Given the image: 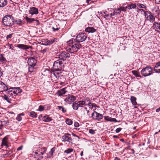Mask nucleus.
I'll list each match as a JSON object with an SVG mask.
<instances>
[{
	"mask_svg": "<svg viewBox=\"0 0 160 160\" xmlns=\"http://www.w3.org/2000/svg\"><path fill=\"white\" fill-rule=\"evenodd\" d=\"M68 47L67 48V51L71 53L77 52L80 48L81 45L78 42H77L75 39H72L67 42Z\"/></svg>",
	"mask_w": 160,
	"mask_h": 160,
	"instance_id": "f257e3e1",
	"label": "nucleus"
},
{
	"mask_svg": "<svg viewBox=\"0 0 160 160\" xmlns=\"http://www.w3.org/2000/svg\"><path fill=\"white\" fill-rule=\"evenodd\" d=\"M3 25L6 27H12L14 25V18L10 15H5L2 19Z\"/></svg>",
	"mask_w": 160,
	"mask_h": 160,
	"instance_id": "f03ea898",
	"label": "nucleus"
},
{
	"mask_svg": "<svg viewBox=\"0 0 160 160\" xmlns=\"http://www.w3.org/2000/svg\"><path fill=\"white\" fill-rule=\"evenodd\" d=\"M63 62L59 59L55 61L53 66V69L56 71H62L64 68Z\"/></svg>",
	"mask_w": 160,
	"mask_h": 160,
	"instance_id": "7ed1b4c3",
	"label": "nucleus"
},
{
	"mask_svg": "<svg viewBox=\"0 0 160 160\" xmlns=\"http://www.w3.org/2000/svg\"><path fill=\"white\" fill-rule=\"evenodd\" d=\"M59 60H63V61L69 58L70 55L69 53L67 51H62L58 55Z\"/></svg>",
	"mask_w": 160,
	"mask_h": 160,
	"instance_id": "20e7f679",
	"label": "nucleus"
},
{
	"mask_svg": "<svg viewBox=\"0 0 160 160\" xmlns=\"http://www.w3.org/2000/svg\"><path fill=\"white\" fill-rule=\"evenodd\" d=\"M152 72V69L150 67H147L143 68L141 71V73L144 77L151 75Z\"/></svg>",
	"mask_w": 160,
	"mask_h": 160,
	"instance_id": "39448f33",
	"label": "nucleus"
},
{
	"mask_svg": "<svg viewBox=\"0 0 160 160\" xmlns=\"http://www.w3.org/2000/svg\"><path fill=\"white\" fill-rule=\"evenodd\" d=\"M87 38L86 34L84 33H79L77 36L75 40L77 42L79 43L84 41Z\"/></svg>",
	"mask_w": 160,
	"mask_h": 160,
	"instance_id": "423d86ee",
	"label": "nucleus"
},
{
	"mask_svg": "<svg viewBox=\"0 0 160 160\" xmlns=\"http://www.w3.org/2000/svg\"><path fill=\"white\" fill-rule=\"evenodd\" d=\"M80 114L82 117L88 118L90 116L89 111L86 107H83L81 109Z\"/></svg>",
	"mask_w": 160,
	"mask_h": 160,
	"instance_id": "0eeeda50",
	"label": "nucleus"
},
{
	"mask_svg": "<svg viewBox=\"0 0 160 160\" xmlns=\"http://www.w3.org/2000/svg\"><path fill=\"white\" fill-rule=\"evenodd\" d=\"M57 40L58 39L56 38H52L49 40H43L42 41V42L43 43L42 44L46 46L50 45L56 42H57Z\"/></svg>",
	"mask_w": 160,
	"mask_h": 160,
	"instance_id": "6e6552de",
	"label": "nucleus"
},
{
	"mask_svg": "<svg viewBox=\"0 0 160 160\" xmlns=\"http://www.w3.org/2000/svg\"><path fill=\"white\" fill-rule=\"evenodd\" d=\"M103 117L102 115L95 111H94L92 114V117L93 119L98 121H100L102 118Z\"/></svg>",
	"mask_w": 160,
	"mask_h": 160,
	"instance_id": "1a4fd4ad",
	"label": "nucleus"
},
{
	"mask_svg": "<svg viewBox=\"0 0 160 160\" xmlns=\"http://www.w3.org/2000/svg\"><path fill=\"white\" fill-rule=\"evenodd\" d=\"M76 97L74 96L69 94L64 99V101L67 103L71 104L76 100Z\"/></svg>",
	"mask_w": 160,
	"mask_h": 160,
	"instance_id": "9d476101",
	"label": "nucleus"
},
{
	"mask_svg": "<svg viewBox=\"0 0 160 160\" xmlns=\"http://www.w3.org/2000/svg\"><path fill=\"white\" fill-rule=\"evenodd\" d=\"M37 61L34 58L31 57L28 59V63L29 66H35Z\"/></svg>",
	"mask_w": 160,
	"mask_h": 160,
	"instance_id": "9b49d317",
	"label": "nucleus"
},
{
	"mask_svg": "<svg viewBox=\"0 0 160 160\" xmlns=\"http://www.w3.org/2000/svg\"><path fill=\"white\" fill-rule=\"evenodd\" d=\"M29 12L31 15V16H29V17L32 16L33 15H36L38 13V9L33 7L30 8Z\"/></svg>",
	"mask_w": 160,
	"mask_h": 160,
	"instance_id": "f8f14e48",
	"label": "nucleus"
},
{
	"mask_svg": "<svg viewBox=\"0 0 160 160\" xmlns=\"http://www.w3.org/2000/svg\"><path fill=\"white\" fill-rule=\"evenodd\" d=\"M42 149L44 150L43 152H40V151L38 153V155L35 156V158L36 159H41L43 158L42 155L44 154L45 152L46 151V148H43Z\"/></svg>",
	"mask_w": 160,
	"mask_h": 160,
	"instance_id": "ddd939ff",
	"label": "nucleus"
},
{
	"mask_svg": "<svg viewBox=\"0 0 160 160\" xmlns=\"http://www.w3.org/2000/svg\"><path fill=\"white\" fill-rule=\"evenodd\" d=\"M153 27L156 31L160 33V23L154 22L153 24Z\"/></svg>",
	"mask_w": 160,
	"mask_h": 160,
	"instance_id": "4468645a",
	"label": "nucleus"
},
{
	"mask_svg": "<svg viewBox=\"0 0 160 160\" xmlns=\"http://www.w3.org/2000/svg\"><path fill=\"white\" fill-rule=\"evenodd\" d=\"M62 138L63 139L62 141L64 142H67L70 143L72 141V138L66 135H63L62 137Z\"/></svg>",
	"mask_w": 160,
	"mask_h": 160,
	"instance_id": "2eb2a0df",
	"label": "nucleus"
},
{
	"mask_svg": "<svg viewBox=\"0 0 160 160\" xmlns=\"http://www.w3.org/2000/svg\"><path fill=\"white\" fill-rule=\"evenodd\" d=\"M61 71H54L51 72V75H53L55 76L56 78H58L61 75Z\"/></svg>",
	"mask_w": 160,
	"mask_h": 160,
	"instance_id": "dca6fc26",
	"label": "nucleus"
},
{
	"mask_svg": "<svg viewBox=\"0 0 160 160\" xmlns=\"http://www.w3.org/2000/svg\"><path fill=\"white\" fill-rule=\"evenodd\" d=\"M149 15H146V18H147V20L149 21L150 22H153L155 20L154 17L152 15L151 13L150 12H149Z\"/></svg>",
	"mask_w": 160,
	"mask_h": 160,
	"instance_id": "f3484780",
	"label": "nucleus"
},
{
	"mask_svg": "<svg viewBox=\"0 0 160 160\" xmlns=\"http://www.w3.org/2000/svg\"><path fill=\"white\" fill-rule=\"evenodd\" d=\"M66 92L65 88H64L58 91L57 92L56 94L58 96H62Z\"/></svg>",
	"mask_w": 160,
	"mask_h": 160,
	"instance_id": "a211bd4d",
	"label": "nucleus"
},
{
	"mask_svg": "<svg viewBox=\"0 0 160 160\" xmlns=\"http://www.w3.org/2000/svg\"><path fill=\"white\" fill-rule=\"evenodd\" d=\"M14 24H16L19 26L22 25L24 23V21L19 18H16L14 20Z\"/></svg>",
	"mask_w": 160,
	"mask_h": 160,
	"instance_id": "6ab92c4d",
	"label": "nucleus"
},
{
	"mask_svg": "<svg viewBox=\"0 0 160 160\" xmlns=\"http://www.w3.org/2000/svg\"><path fill=\"white\" fill-rule=\"evenodd\" d=\"M96 31V30L92 27H88L85 29V31L88 33H93Z\"/></svg>",
	"mask_w": 160,
	"mask_h": 160,
	"instance_id": "aec40b11",
	"label": "nucleus"
},
{
	"mask_svg": "<svg viewBox=\"0 0 160 160\" xmlns=\"http://www.w3.org/2000/svg\"><path fill=\"white\" fill-rule=\"evenodd\" d=\"M17 47L19 48H20L22 49L27 50L28 49L30 48H31V47H28V46L24 44H18L17 46Z\"/></svg>",
	"mask_w": 160,
	"mask_h": 160,
	"instance_id": "412c9836",
	"label": "nucleus"
},
{
	"mask_svg": "<svg viewBox=\"0 0 160 160\" xmlns=\"http://www.w3.org/2000/svg\"><path fill=\"white\" fill-rule=\"evenodd\" d=\"M12 89L13 90V93L16 94H18V93H20L22 92V90L19 87L12 88Z\"/></svg>",
	"mask_w": 160,
	"mask_h": 160,
	"instance_id": "4be33fe9",
	"label": "nucleus"
},
{
	"mask_svg": "<svg viewBox=\"0 0 160 160\" xmlns=\"http://www.w3.org/2000/svg\"><path fill=\"white\" fill-rule=\"evenodd\" d=\"M42 120L45 122H48L52 121V119L48 115H46L43 117Z\"/></svg>",
	"mask_w": 160,
	"mask_h": 160,
	"instance_id": "5701e85b",
	"label": "nucleus"
},
{
	"mask_svg": "<svg viewBox=\"0 0 160 160\" xmlns=\"http://www.w3.org/2000/svg\"><path fill=\"white\" fill-rule=\"evenodd\" d=\"M154 70L156 72L160 73V62L156 63Z\"/></svg>",
	"mask_w": 160,
	"mask_h": 160,
	"instance_id": "b1692460",
	"label": "nucleus"
},
{
	"mask_svg": "<svg viewBox=\"0 0 160 160\" xmlns=\"http://www.w3.org/2000/svg\"><path fill=\"white\" fill-rule=\"evenodd\" d=\"M7 3V0H0V8L4 7Z\"/></svg>",
	"mask_w": 160,
	"mask_h": 160,
	"instance_id": "393cba45",
	"label": "nucleus"
},
{
	"mask_svg": "<svg viewBox=\"0 0 160 160\" xmlns=\"http://www.w3.org/2000/svg\"><path fill=\"white\" fill-rule=\"evenodd\" d=\"M83 101L85 102V104L86 106L88 105L90 106V105L91 104L90 99L88 97L86 98Z\"/></svg>",
	"mask_w": 160,
	"mask_h": 160,
	"instance_id": "a878e982",
	"label": "nucleus"
},
{
	"mask_svg": "<svg viewBox=\"0 0 160 160\" xmlns=\"http://www.w3.org/2000/svg\"><path fill=\"white\" fill-rule=\"evenodd\" d=\"M131 101L132 104L133 105H135L137 104V102H136V98L134 96H131L130 99Z\"/></svg>",
	"mask_w": 160,
	"mask_h": 160,
	"instance_id": "bb28decb",
	"label": "nucleus"
},
{
	"mask_svg": "<svg viewBox=\"0 0 160 160\" xmlns=\"http://www.w3.org/2000/svg\"><path fill=\"white\" fill-rule=\"evenodd\" d=\"M25 19L29 23H31L35 20V18H29L27 16H26L25 17Z\"/></svg>",
	"mask_w": 160,
	"mask_h": 160,
	"instance_id": "cd10ccee",
	"label": "nucleus"
},
{
	"mask_svg": "<svg viewBox=\"0 0 160 160\" xmlns=\"http://www.w3.org/2000/svg\"><path fill=\"white\" fill-rule=\"evenodd\" d=\"M127 6L128 8V9L129 10L132 8H135L137 7L136 5L133 3L128 4Z\"/></svg>",
	"mask_w": 160,
	"mask_h": 160,
	"instance_id": "c85d7f7f",
	"label": "nucleus"
},
{
	"mask_svg": "<svg viewBox=\"0 0 160 160\" xmlns=\"http://www.w3.org/2000/svg\"><path fill=\"white\" fill-rule=\"evenodd\" d=\"M4 54H1L0 55V62H3L6 61V59L4 57Z\"/></svg>",
	"mask_w": 160,
	"mask_h": 160,
	"instance_id": "c756f323",
	"label": "nucleus"
},
{
	"mask_svg": "<svg viewBox=\"0 0 160 160\" xmlns=\"http://www.w3.org/2000/svg\"><path fill=\"white\" fill-rule=\"evenodd\" d=\"M72 108L73 109L77 110L78 109L79 107L78 103L74 102L72 105Z\"/></svg>",
	"mask_w": 160,
	"mask_h": 160,
	"instance_id": "7c9ffc66",
	"label": "nucleus"
},
{
	"mask_svg": "<svg viewBox=\"0 0 160 160\" xmlns=\"http://www.w3.org/2000/svg\"><path fill=\"white\" fill-rule=\"evenodd\" d=\"M132 73L136 77L141 78V76L140 75L139 72L136 71H132Z\"/></svg>",
	"mask_w": 160,
	"mask_h": 160,
	"instance_id": "2f4dec72",
	"label": "nucleus"
},
{
	"mask_svg": "<svg viewBox=\"0 0 160 160\" xmlns=\"http://www.w3.org/2000/svg\"><path fill=\"white\" fill-rule=\"evenodd\" d=\"M29 115L33 118H36L37 117V114L34 112H30Z\"/></svg>",
	"mask_w": 160,
	"mask_h": 160,
	"instance_id": "473e14b6",
	"label": "nucleus"
},
{
	"mask_svg": "<svg viewBox=\"0 0 160 160\" xmlns=\"http://www.w3.org/2000/svg\"><path fill=\"white\" fill-rule=\"evenodd\" d=\"M0 88H1L3 91H7L8 89V87L4 83L0 87Z\"/></svg>",
	"mask_w": 160,
	"mask_h": 160,
	"instance_id": "72a5a7b5",
	"label": "nucleus"
},
{
	"mask_svg": "<svg viewBox=\"0 0 160 160\" xmlns=\"http://www.w3.org/2000/svg\"><path fill=\"white\" fill-rule=\"evenodd\" d=\"M154 15L157 16L159 14V11L158 9L154 8L153 10Z\"/></svg>",
	"mask_w": 160,
	"mask_h": 160,
	"instance_id": "f704fd0d",
	"label": "nucleus"
},
{
	"mask_svg": "<svg viewBox=\"0 0 160 160\" xmlns=\"http://www.w3.org/2000/svg\"><path fill=\"white\" fill-rule=\"evenodd\" d=\"M4 99L5 100H6L7 102L9 103H11V99L9 98V97H8V96H7L6 95H4L3 97Z\"/></svg>",
	"mask_w": 160,
	"mask_h": 160,
	"instance_id": "c9c22d12",
	"label": "nucleus"
},
{
	"mask_svg": "<svg viewBox=\"0 0 160 160\" xmlns=\"http://www.w3.org/2000/svg\"><path fill=\"white\" fill-rule=\"evenodd\" d=\"M58 108L60 110H61L63 113H65L67 112V110L66 108L62 106H58Z\"/></svg>",
	"mask_w": 160,
	"mask_h": 160,
	"instance_id": "e433bc0d",
	"label": "nucleus"
},
{
	"mask_svg": "<svg viewBox=\"0 0 160 160\" xmlns=\"http://www.w3.org/2000/svg\"><path fill=\"white\" fill-rule=\"evenodd\" d=\"M1 122L2 123L1 126L2 127H3V126H6L8 123H9V121H5L2 120L1 121Z\"/></svg>",
	"mask_w": 160,
	"mask_h": 160,
	"instance_id": "4c0bfd02",
	"label": "nucleus"
},
{
	"mask_svg": "<svg viewBox=\"0 0 160 160\" xmlns=\"http://www.w3.org/2000/svg\"><path fill=\"white\" fill-rule=\"evenodd\" d=\"M79 107H82V105H84V106H86L85 104V102H84L83 100H81L79 101H78L77 102Z\"/></svg>",
	"mask_w": 160,
	"mask_h": 160,
	"instance_id": "58836bf2",
	"label": "nucleus"
},
{
	"mask_svg": "<svg viewBox=\"0 0 160 160\" xmlns=\"http://www.w3.org/2000/svg\"><path fill=\"white\" fill-rule=\"evenodd\" d=\"M137 5L138 7L139 8H145L146 9L147 8V7L146 6H145V5L140 3H137Z\"/></svg>",
	"mask_w": 160,
	"mask_h": 160,
	"instance_id": "ea45409f",
	"label": "nucleus"
},
{
	"mask_svg": "<svg viewBox=\"0 0 160 160\" xmlns=\"http://www.w3.org/2000/svg\"><path fill=\"white\" fill-rule=\"evenodd\" d=\"M66 123L69 125H71L72 123V120L69 119H67L66 121Z\"/></svg>",
	"mask_w": 160,
	"mask_h": 160,
	"instance_id": "a19ab883",
	"label": "nucleus"
},
{
	"mask_svg": "<svg viewBox=\"0 0 160 160\" xmlns=\"http://www.w3.org/2000/svg\"><path fill=\"white\" fill-rule=\"evenodd\" d=\"M73 149L72 148H68L67 150L64 151V152L67 154H68L72 152Z\"/></svg>",
	"mask_w": 160,
	"mask_h": 160,
	"instance_id": "79ce46f5",
	"label": "nucleus"
},
{
	"mask_svg": "<svg viewBox=\"0 0 160 160\" xmlns=\"http://www.w3.org/2000/svg\"><path fill=\"white\" fill-rule=\"evenodd\" d=\"M49 50L48 48H46L43 50H42L41 51V52L43 54H45L47 52L49 51Z\"/></svg>",
	"mask_w": 160,
	"mask_h": 160,
	"instance_id": "37998d69",
	"label": "nucleus"
},
{
	"mask_svg": "<svg viewBox=\"0 0 160 160\" xmlns=\"http://www.w3.org/2000/svg\"><path fill=\"white\" fill-rule=\"evenodd\" d=\"M35 66H29L28 67V70L30 72H32L33 71V70L34 69V67Z\"/></svg>",
	"mask_w": 160,
	"mask_h": 160,
	"instance_id": "c03bdc74",
	"label": "nucleus"
},
{
	"mask_svg": "<svg viewBox=\"0 0 160 160\" xmlns=\"http://www.w3.org/2000/svg\"><path fill=\"white\" fill-rule=\"evenodd\" d=\"M6 138H4L3 139L2 142V146H7V142L6 141Z\"/></svg>",
	"mask_w": 160,
	"mask_h": 160,
	"instance_id": "a18cd8bd",
	"label": "nucleus"
},
{
	"mask_svg": "<svg viewBox=\"0 0 160 160\" xmlns=\"http://www.w3.org/2000/svg\"><path fill=\"white\" fill-rule=\"evenodd\" d=\"M143 12L145 17H146V15H147V14H146V12L144 10L142 9H138L137 11V12Z\"/></svg>",
	"mask_w": 160,
	"mask_h": 160,
	"instance_id": "49530a36",
	"label": "nucleus"
},
{
	"mask_svg": "<svg viewBox=\"0 0 160 160\" xmlns=\"http://www.w3.org/2000/svg\"><path fill=\"white\" fill-rule=\"evenodd\" d=\"M104 118L105 119L108 121H111L112 119V118L109 117L108 116H105L104 117Z\"/></svg>",
	"mask_w": 160,
	"mask_h": 160,
	"instance_id": "de8ad7c7",
	"label": "nucleus"
},
{
	"mask_svg": "<svg viewBox=\"0 0 160 160\" xmlns=\"http://www.w3.org/2000/svg\"><path fill=\"white\" fill-rule=\"evenodd\" d=\"M118 14L117 11L116 10H115L112 13H111L110 14V18H112V16H115L117 15Z\"/></svg>",
	"mask_w": 160,
	"mask_h": 160,
	"instance_id": "09e8293b",
	"label": "nucleus"
},
{
	"mask_svg": "<svg viewBox=\"0 0 160 160\" xmlns=\"http://www.w3.org/2000/svg\"><path fill=\"white\" fill-rule=\"evenodd\" d=\"M128 8V6L126 7H121V10L122 11H123L124 12H126L127 9Z\"/></svg>",
	"mask_w": 160,
	"mask_h": 160,
	"instance_id": "8fccbe9b",
	"label": "nucleus"
},
{
	"mask_svg": "<svg viewBox=\"0 0 160 160\" xmlns=\"http://www.w3.org/2000/svg\"><path fill=\"white\" fill-rule=\"evenodd\" d=\"M44 107L43 106L40 105L39 107L38 110L40 112L44 110Z\"/></svg>",
	"mask_w": 160,
	"mask_h": 160,
	"instance_id": "3c124183",
	"label": "nucleus"
},
{
	"mask_svg": "<svg viewBox=\"0 0 160 160\" xmlns=\"http://www.w3.org/2000/svg\"><path fill=\"white\" fill-rule=\"evenodd\" d=\"M16 119L19 121H20L22 120V118L18 114L17 117Z\"/></svg>",
	"mask_w": 160,
	"mask_h": 160,
	"instance_id": "603ef678",
	"label": "nucleus"
},
{
	"mask_svg": "<svg viewBox=\"0 0 160 160\" xmlns=\"http://www.w3.org/2000/svg\"><path fill=\"white\" fill-rule=\"evenodd\" d=\"M13 33H11V34L8 35L7 36H6V39L7 40H8L9 39L11 38L12 37V36L13 35Z\"/></svg>",
	"mask_w": 160,
	"mask_h": 160,
	"instance_id": "864d4df0",
	"label": "nucleus"
},
{
	"mask_svg": "<svg viewBox=\"0 0 160 160\" xmlns=\"http://www.w3.org/2000/svg\"><path fill=\"white\" fill-rule=\"evenodd\" d=\"M89 132L90 133L92 134H95V131L94 130L92 129H89Z\"/></svg>",
	"mask_w": 160,
	"mask_h": 160,
	"instance_id": "5fc2aeb1",
	"label": "nucleus"
},
{
	"mask_svg": "<svg viewBox=\"0 0 160 160\" xmlns=\"http://www.w3.org/2000/svg\"><path fill=\"white\" fill-rule=\"evenodd\" d=\"M55 151V148H52L50 152V153H51V154L52 155L53 154V153Z\"/></svg>",
	"mask_w": 160,
	"mask_h": 160,
	"instance_id": "6e6d98bb",
	"label": "nucleus"
},
{
	"mask_svg": "<svg viewBox=\"0 0 160 160\" xmlns=\"http://www.w3.org/2000/svg\"><path fill=\"white\" fill-rule=\"evenodd\" d=\"M122 129L121 128H118L116 129L115 131L117 133H118Z\"/></svg>",
	"mask_w": 160,
	"mask_h": 160,
	"instance_id": "4d7b16f0",
	"label": "nucleus"
},
{
	"mask_svg": "<svg viewBox=\"0 0 160 160\" xmlns=\"http://www.w3.org/2000/svg\"><path fill=\"white\" fill-rule=\"evenodd\" d=\"M115 10L117 11L118 14H120L122 11L121 10V7H120L119 8H118L117 9Z\"/></svg>",
	"mask_w": 160,
	"mask_h": 160,
	"instance_id": "13d9d810",
	"label": "nucleus"
},
{
	"mask_svg": "<svg viewBox=\"0 0 160 160\" xmlns=\"http://www.w3.org/2000/svg\"><path fill=\"white\" fill-rule=\"evenodd\" d=\"M52 29L53 31H58V30L59 29H60V27H57L56 28H55L54 27H53L52 28Z\"/></svg>",
	"mask_w": 160,
	"mask_h": 160,
	"instance_id": "bf43d9fd",
	"label": "nucleus"
},
{
	"mask_svg": "<svg viewBox=\"0 0 160 160\" xmlns=\"http://www.w3.org/2000/svg\"><path fill=\"white\" fill-rule=\"evenodd\" d=\"M74 126L76 127H78L79 126V125L77 122H75L74 123Z\"/></svg>",
	"mask_w": 160,
	"mask_h": 160,
	"instance_id": "052dcab7",
	"label": "nucleus"
},
{
	"mask_svg": "<svg viewBox=\"0 0 160 160\" xmlns=\"http://www.w3.org/2000/svg\"><path fill=\"white\" fill-rule=\"evenodd\" d=\"M10 152H11L9 151L8 152H7L6 153L4 154V156L6 157H8L9 155L10 154V153H9Z\"/></svg>",
	"mask_w": 160,
	"mask_h": 160,
	"instance_id": "680f3d73",
	"label": "nucleus"
},
{
	"mask_svg": "<svg viewBox=\"0 0 160 160\" xmlns=\"http://www.w3.org/2000/svg\"><path fill=\"white\" fill-rule=\"evenodd\" d=\"M155 2L157 4H160V0H155Z\"/></svg>",
	"mask_w": 160,
	"mask_h": 160,
	"instance_id": "e2e57ef3",
	"label": "nucleus"
},
{
	"mask_svg": "<svg viewBox=\"0 0 160 160\" xmlns=\"http://www.w3.org/2000/svg\"><path fill=\"white\" fill-rule=\"evenodd\" d=\"M22 148H23V146H20V147H19L17 149V150L18 151L21 150L22 149Z\"/></svg>",
	"mask_w": 160,
	"mask_h": 160,
	"instance_id": "0e129e2a",
	"label": "nucleus"
},
{
	"mask_svg": "<svg viewBox=\"0 0 160 160\" xmlns=\"http://www.w3.org/2000/svg\"><path fill=\"white\" fill-rule=\"evenodd\" d=\"M111 122H117V120L115 118H112Z\"/></svg>",
	"mask_w": 160,
	"mask_h": 160,
	"instance_id": "69168bd1",
	"label": "nucleus"
},
{
	"mask_svg": "<svg viewBox=\"0 0 160 160\" xmlns=\"http://www.w3.org/2000/svg\"><path fill=\"white\" fill-rule=\"evenodd\" d=\"M72 135L73 136H74V137H78V139H79V137L77 135H76L75 134L73 133H72Z\"/></svg>",
	"mask_w": 160,
	"mask_h": 160,
	"instance_id": "338daca9",
	"label": "nucleus"
},
{
	"mask_svg": "<svg viewBox=\"0 0 160 160\" xmlns=\"http://www.w3.org/2000/svg\"><path fill=\"white\" fill-rule=\"evenodd\" d=\"M160 111V107L156 109V111L157 112H158Z\"/></svg>",
	"mask_w": 160,
	"mask_h": 160,
	"instance_id": "774afa93",
	"label": "nucleus"
}]
</instances>
